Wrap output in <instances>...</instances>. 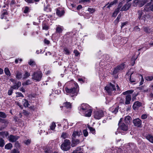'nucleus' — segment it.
Masks as SVG:
<instances>
[{"label": "nucleus", "instance_id": "obj_40", "mask_svg": "<svg viewBox=\"0 0 153 153\" xmlns=\"http://www.w3.org/2000/svg\"><path fill=\"white\" fill-rule=\"evenodd\" d=\"M92 111L91 110L89 109L87 113H86L85 114V116L86 117H90L91 115Z\"/></svg>", "mask_w": 153, "mask_h": 153}, {"label": "nucleus", "instance_id": "obj_30", "mask_svg": "<svg viewBox=\"0 0 153 153\" xmlns=\"http://www.w3.org/2000/svg\"><path fill=\"white\" fill-rule=\"evenodd\" d=\"M68 136L69 135L68 133L65 132H63L62 134L61 137L63 138V139H65L66 138L68 137Z\"/></svg>", "mask_w": 153, "mask_h": 153}, {"label": "nucleus", "instance_id": "obj_26", "mask_svg": "<svg viewBox=\"0 0 153 153\" xmlns=\"http://www.w3.org/2000/svg\"><path fill=\"white\" fill-rule=\"evenodd\" d=\"M0 135L2 136L3 137H7L8 135V133L6 131L0 132Z\"/></svg>", "mask_w": 153, "mask_h": 153}, {"label": "nucleus", "instance_id": "obj_4", "mask_svg": "<svg viewBox=\"0 0 153 153\" xmlns=\"http://www.w3.org/2000/svg\"><path fill=\"white\" fill-rule=\"evenodd\" d=\"M123 118H121L119 121L118 125L119 128L123 131H127L128 129V124H125L124 123H121Z\"/></svg>", "mask_w": 153, "mask_h": 153}, {"label": "nucleus", "instance_id": "obj_63", "mask_svg": "<svg viewBox=\"0 0 153 153\" xmlns=\"http://www.w3.org/2000/svg\"><path fill=\"white\" fill-rule=\"evenodd\" d=\"M140 76L142 78L141 81L140 82V85H141L143 84V82L144 81V80L143 78V76L141 75H140Z\"/></svg>", "mask_w": 153, "mask_h": 153}, {"label": "nucleus", "instance_id": "obj_57", "mask_svg": "<svg viewBox=\"0 0 153 153\" xmlns=\"http://www.w3.org/2000/svg\"><path fill=\"white\" fill-rule=\"evenodd\" d=\"M31 81H30V80H27L25 82V84L26 85H27L31 84Z\"/></svg>", "mask_w": 153, "mask_h": 153}, {"label": "nucleus", "instance_id": "obj_56", "mask_svg": "<svg viewBox=\"0 0 153 153\" xmlns=\"http://www.w3.org/2000/svg\"><path fill=\"white\" fill-rule=\"evenodd\" d=\"M147 117V116L146 114H143L141 116V118L143 119H145Z\"/></svg>", "mask_w": 153, "mask_h": 153}, {"label": "nucleus", "instance_id": "obj_47", "mask_svg": "<svg viewBox=\"0 0 153 153\" xmlns=\"http://www.w3.org/2000/svg\"><path fill=\"white\" fill-rule=\"evenodd\" d=\"M16 94H17V95L16 96V97H24L23 95L22 94V93H21L20 92H17L16 93Z\"/></svg>", "mask_w": 153, "mask_h": 153}, {"label": "nucleus", "instance_id": "obj_21", "mask_svg": "<svg viewBox=\"0 0 153 153\" xmlns=\"http://www.w3.org/2000/svg\"><path fill=\"white\" fill-rule=\"evenodd\" d=\"M63 30V27L60 25H58L56 28V33H62Z\"/></svg>", "mask_w": 153, "mask_h": 153}, {"label": "nucleus", "instance_id": "obj_43", "mask_svg": "<svg viewBox=\"0 0 153 153\" xmlns=\"http://www.w3.org/2000/svg\"><path fill=\"white\" fill-rule=\"evenodd\" d=\"M83 133L85 137H87L88 135V132L86 129L83 130Z\"/></svg>", "mask_w": 153, "mask_h": 153}, {"label": "nucleus", "instance_id": "obj_12", "mask_svg": "<svg viewBox=\"0 0 153 153\" xmlns=\"http://www.w3.org/2000/svg\"><path fill=\"white\" fill-rule=\"evenodd\" d=\"M80 142V140L79 139L76 138H72V144L71 146L72 147H74L76 146Z\"/></svg>", "mask_w": 153, "mask_h": 153}, {"label": "nucleus", "instance_id": "obj_41", "mask_svg": "<svg viewBox=\"0 0 153 153\" xmlns=\"http://www.w3.org/2000/svg\"><path fill=\"white\" fill-rule=\"evenodd\" d=\"M88 129L90 130V131L93 134H94L95 132V129L94 128H93L92 127H90V126H88Z\"/></svg>", "mask_w": 153, "mask_h": 153}, {"label": "nucleus", "instance_id": "obj_25", "mask_svg": "<svg viewBox=\"0 0 153 153\" xmlns=\"http://www.w3.org/2000/svg\"><path fill=\"white\" fill-rule=\"evenodd\" d=\"M64 13V10H62L61 11H60L58 9H57L56 14L59 16H61L63 15Z\"/></svg>", "mask_w": 153, "mask_h": 153}, {"label": "nucleus", "instance_id": "obj_62", "mask_svg": "<svg viewBox=\"0 0 153 153\" xmlns=\"http://www.w3.org/2000/svg\"><path fill=\"white\" fill-rule=\"evenodd\" d=\"M44 42L45 44H47V45H48L50 44V41L47 40L46 39H45L44 40Z\"/></svg>", "mask_w": 153, "mask_h": 153}, {"label": "nucleus", "instance_id": "obj_23", "mask_svg": "<svg viewBox=\"0 0 153 153\" xmlns=\"http://www.w3.org/2000/svg\"><path fill=\"white\" fill-rule=\"evenodd\" d=\"M146 138L150 142L153 143V136L150 134H148L146 136Z\"/></svg>", "mask_w": 153, "mask_h": 153}, {"label": "nucleus", "instance_id": "obj_61", "mask_svg": "<svg viewBox=\"0 0 153 153\" xmlns=\"http://www.w3.org/2000/svg\"><path fill=\"white\" fill-rule=\"evenodd\" d=\"M118 108H115L114 111H112V112L113 113H114L115 114H116L118 112Z\"/></svg>", "mask_w": 153, "mask_h": 153}, {"label": "nucleus", "instance_id": "obj_9", "mask_svg": "<svg viewBox=\"0 0 153 153\" xmlns=\"http://www.w3.org/2000/svg\"><path fill=\"white\" fill-rule=\"evenodd\" d=\"M65 90L66 92L68 93H71L72 94H75L76 93V88L75 87L69 89L66 87L65 88Z\"/></svg>", "mask_w": 153, "mask_h": 153}, {"label": "nucleus", "instance_id": "obj_48", "mask_svg": "<svg viewBox=\"0 0 153 153\" xmlns=\"http://www.w3.org/2000/svg\"><path fill=\"white\" fill-rule=\"evenodd\" d=\"M88 10L91 12V13H92L95 11V10L93 8H88Z\"/></svg>", "mask_w": 153, "mask_h": 153}, {"label": "nucleus", "instance_id": "obj_31", "mask_svg": "<svg viewBox=\"0 0 153 153\" xmlns=\"http://www.w3.org/2000/svg\"><path fill=\"white\" fill-rule=\"evenodd\" d=\"M4 72L6 75L9 76H10L11 74L8 68H5Z\"/></svg>", "mask_w": 153, "mask_h": 153}, {"label": "nucleus", "instance_id": "obj_5", "mask_svg": "<svg viewBox=\"0 0 153 153\" xmlns=\"http://www.w3.org/2000/svg\"><path fill=\"white\" fill-rule=\"evenodd\" d=\"M125 67V64L122 63L119 65H118L114 68L113 72V75L115 74L119 71L123 70Z\"/></svg>", "mask_w": 153, "mask_h": 153}, {"label": "nucleus", "instance_id": "obj_32", "mask_svg": "<svg viewBox=\"0 0 153 153\" xmlns=\"http://www.w3.org/2000/svg\"><path fill=\"white\" fill-rule=\"evenodd\" d=\"M30 75V74L28 72H26L23 75V79H25L29 77Z\"/></svg>", "mask_w": 153, "mask_h": 153}, {"label": "nucleus", "instance_id": "obj_64", "mask_svg": "<svg viewBox=\"0 0 153 153\" xmlns=\"http://www.w3.org/2000/svg\"><path fill=\"white\" fill-rule=\"evenodd\" d=\"M15 4V0H12L11 1V3L10 4V5L12 6L14 4Z\"/></svg>", "mask_w": 153, "mask_h": 153}, {"label": "nucleus", "instance_id": "obj_8", "mask_svg": "<svg viewBox=\"0 0 153 153\" xmlns=\"http://www.w3.org/2000/svg\"><path fill=\"white\" fill-rule=\"evenodd\" d=\"M133 123L134 126L138 127H141L142 121L139 118H137L134 119L133 120Z\"/></svg>", "mask_w": 153, "mask_h": 153}, {"label": "nucleus", "instance_id": "obj_22", "mask_svg": "<svg viewBox=\"0 0 153 153\" xmlns=\"http://www.w3.org/2000/svg\"><path fill=\"white\" fill-rule=\"evenodd\" d=\"M148 2V0H140L139 1L138 6L140 7H141Z\"/></svg>", "mask_w": 153, "mask_h": 153}, {"label": "nucleus", "instance_id": "obj_35", "mask_svg": "<svg viewBox=\"0 0 153 153\" xmlns=\"http://www.w3.org/2000/svg\"><path fill=\"white\" fill-rule=\"evenodd\" d=\"M133 91H134L133 90H128L123 92V94L124 95L129 94H131L133 93Z\"/></svg>", "mask_w": 153, "mask_h": 153}, {"label": "nucleus", "instance_id": "obj_13", "mask_svg": "<svg viewBox=\"0 0 153 153\" xmlns=\"http://www.w3.org/2000/svg\"><path fill=\"white\" fill-rule=\"evenodd\" d=\"M13 84L14 85L11 86V88L14 89H18L21 85V82L17 81Z\"/></svg>", "mask_w": 153, "mask_h": 153}, {"label": "nucleus", "instance_id": "obj_3", "mask_svg": "<svg viewBox=\"0 0 153 153\" xmlns=\"http://www.w3.org/2000/svg\"><path fill=\"white\" fill-rule=\"evenodd\" d=\"M32 79L36 80V81H39L41 79L42 74L40 71H37L34 72L32 75Z\"/></svg>", "mask_w": 153, "mask_h": 153}, {"label": "nucleus", "instance_id": "obj_10", "mask_svg": "<svg viewBox=\"0 0 153 153\" xmlns=\"http://www.w3.org/2000/svg\"><path fill=\"white\" fill-rule=\"evenodd\" d=\"M131 6V4L130 3L127 2L122 7L121 11H126L129 9Z\"/></svg>", "mask_w": 153, "mask_h": 153}, {"label": "nucleus", "instance_id": "obj_36", "mask_svg": "<svg viewBox=\"0 0 153 153\" xmlns=\"http://www.w3.org/2000/svg\"><path fill=\"white\" fill-rule=\"evenodd\" d=\"M5 144L4 141L2 138H0V147H3Z\"/></svg>", "mask_w": 153, "mask_h": 153}, {"label": "nucleus", "instance_id": "obj_29", "mask_svg": "<svg viewBox=\"0 0 153 153\" xmlns=\"http://www.w3.org/2000/svg\"><path fill=\"white\" fill-rule=\"evenodd\" d=\"M120 8L119 7L117 8V9L114 13L113 14L112 16L113 17H115L117 16L118 13L119 12H120Z\"/></svg>", "mask_w": 153, "mask_h": 153}, {"label": "nucleus", "instance_id": "obj_45", "mask_svg": "<svg viewBox=\"0 0 153 153\" xmlns=\"http://www.w3.org/2000/svg\"><path fill=\"white\" fill-rule=\"evenodd\" d=\"M116 3V1L115 0L113 1L112 2H111L110 4L107 7L108 8H109L110 7H111L114 4Z\"/></svg>", "mask_w": 153, "mask_h": 153}, {"label": "nucleus", "instance_id": "obj_50", "mask_svg": "<svg viewBox=\"0 0 153 153\" xmlns=\"http://www.w3.org/2000/svg\"><path fill=\"white\" fill-rule=\"evenodd\" d=\"M48 29H49L47 25H44L42 26V29L43 30H48Z\"/></svg>", "mask_w": 153, "mask_h": 153}, {"label": "nucleus", "instance_id": "obj_2", "mask_svg": "<svg viewBox=\"0 0 153 153\" xmlns=\"http://www.w3.org/2000/svg\"><path fill=\"white\" fill-rule=\"evenodd\" d=\"M105 89L109 95H111L113 91H115L116 89L115 85L111 83L109 85H107L105 87Z\"/></svg>", "mask_w": 153, "mask_h": 153}, {"label": "nucleus", "instance_id": "obj_20", "mask_svg": "<svg viewBox=\"0 0 153 153\" xmlns=\"http://www.w3.org/2000/svg\"><path fill=\"white\" fill-rule=\"evenodd\" d=\"M131 120V117L129 116H127L125 117L124 121L126 123L129 125L130 123Z\"/></svg>", "mask_w": 153, "mask_h": 153}, {"label": "nucleus", "instance_id": "obj_42", "mask_svg": "<svg viewBox=\"0 0 153 153\" xmlns=\"http://www.w3.org/2000/svg\"><path fill=\"white\" fill-rule=\"evenodd\" d=\"M145 79L147 81H151L153 79V76H146L145 77Z\"/></svg>", "mask_w": 153, "mask_h": 153}, {"label": "nucleus", "instance_id": "obj_11", "mask_svg": "<svg viewBox=\"0 0 153 153\" xmlns=\"http://www.w3.org/2000/svg\"><path fill=\"white\" fill-rule=\"evenodd\" d=\"M0 123H1L4 124V127H2L1 128L4 129V128H6L8 124L9 123V122L8 120H7L5 119H2L1 118H0Z\"/></svg>", "mask_w": 153, "mask_h": 153}, {"label": "nucleus", "instance_id": "obj_60", "mask_svg": "<svg viewBox=\"0 0 153 153\" xmlns=\"http://www.w3.org/2000/svg\"><path fill=\"white\" fill-rule=\"evenodd\" d=\"M24 142L25 144L27 145L30 143V140H27L26 141H25Z\"/></svg>", "mask_w": 153, "mask_h": 153}, {"label": "nucleus", "instance_id": "obj_19", "mask_svg": "<svg viewBox=\"0 0 153 153\" xmlns=\"http://www.w3.org/2000/svg\"><path fill=\"white\" fill-rule=\"evenodd\" d=\"M143 29L144 32L147 33H149L153 32V29H152L151 28L147 27H143Z\"/></svg>", "mask_w": 153, "mask_h": 153}, {"label": "nucleus", "instance_id": "obj_16", "mask_svg": "<svg viewBox=\"0 0 153 153\" xmlns=\"http://www.w3.org/2000/svg\"><path fill=\"white\" fill-rule=\"evenodd\" d=\"M143 14V10H139L137 11V15L138 16L137 19L139 20H140L141 19H143V18H144L145 19V17L144 16L145 15H143L142 16V15Z\"/></svg>", "mask_w": 153, "mask_h": 153}, {"label": "nucleus", "instance_id": "obj_58", "mask_svg": "<svg viewBox=\"0 0 153 153\" xmlns=\"http://www.w3.org/2000/svg\"><path fill=\"white\" fill-rule=\"evenodd\" d=\"M28 3H34L33 0H25Z\"/></svg>", "mask_w": 153, "mask_h": 153}, {"label": "nucleus", "instance_id": "obj_33", "mask_svg": "<svg viewBox=\"0 0 153 153\" xmlns=\"http://www.w3.org/2000/svg\"><path fill=\"white\" fill-rule=\"evenodd\" d=\"M133 73L131 74V75L130 76L129 78V81L131 83L134 82H135V79L133 77Z\"/></svg>", "mask_w": 153, "mask_h": 153}, {"label": "nucleus", "instance_id": "obj_59", "mask_svg": "<svg viewBox=\"0 0 153 153\" xmlns=\"http://www.w3.org/2000/svg\"><path fill=\"white\" fill-rule=\"evenodd\" d=\"M140 0H134L133 1L134 3L136 4H138L139 5V1Z\"/></svg>", "mask_w": 153, "mask_h": 153}, {"label": "nucleus", "instance_id": "obj_52", "mask_svg": "<svg viewBox=\"0 0 153 153\" xmlns=\"http://www.w3.org/2000/svg\"><path fill=\"white\" fill-rule=\"evenodd\" d=\"M28 64L30 65L33 66L35 65V62L31 60H30V61L28 62Z\"/></svg>", "mask_w": 153, "mask_h": 153}, {"label": "nucleus", "instance_id": "obj_24", "mask_svg": "<svg viewBox=\"0 0 153 153\" xmlns=\"http://www.w3.org/2000/svg\"><path fill=\"white\" fill-rule=\"evenodd\" d=\"M1 15V18L2 19H3L5 17L6 15H7L8 14V13L6 10H3V12Z\"/></svg>", "mask_w": 153, "mask_h": 153}, {"label": "nucleus", "instance_id": "obj_28", "mask_svg": "<svg viewBox=\"0 0 153 153\" xmlns=\"http://www.w3.org/2000/svg\"><path fill=\"white\" fill-rule=\"evenodd\" d=\"M13 146L11 143H9L5 145L4 147L5 149H11L12 147Z\"/></svg>", "mask_w": 153, "mask_h": 153}, {"label": "nucleus", "instance_id": "obj_18", "mask_svg": "<svg viewBox=\"0 0 153 153\" xmlns=\"http://www.w3.org/2000/svg\"><path fill=\"white\" fill-rule=\"evenodd\" d=\"M126 101L125 103L126 105H128L130 104V101L131 100V96L130 94L127 95L125 98Z\"/></svg>", "mask_w": 153, "mask_h": 153}, {"label": "nucleus", "instance_id": "obj_37", "mask_svg": "<svg viewBox=\"0 0 153 153\" xmlns=\"http://www.w3.org/2000/svg\"><path fill=\"white\" fill-rule=\"evenodd\" d=\"M24 101H23L24 102L23 104L24 106L25 107H28L29 105L28 101L26 99H24Z\"/></svg>", "mask_w": 153, "mask_h": 153}, {"label": "nucleus", "instance_id": "obj_27", "mask_svg": "<svg viewBox=\"0 0 153 153\" xmlns=\"http://www.w3.org/2000/svg\"><path fill=\"white\" fill-rule=\"evenodd\" d=\"M64 104L65 107H66L67 108H71V104L70 102H65Z\"/></svg>", "mask_w": 153, "mask_h": 153}, {"label": "nucleus", "instance_id": "obj_17", "mask_svg": "<svg viewBox=\"0 0 153 153\" xmlns=\"http://www.w3.org/2000/svg\"><path fill=\"white\" fill-rule=\"evenodd\" d=\"M82 134V132L81 131H74L72 135V138H76L77 137H78Z\"/></svg>", "mask_w": 153, "mask_h": 153}, {"label": "nucleus", "instance_id": "obj_39", "mask_svg": "<svg viewBox=\"0 0 153 153\" xmlns=\"http://www.w3.org/2000/svg\"><path fill=\"white\" fill-rule=\"evenodd\" d=\"M83 105H82L81 106H80L78 108V109L79 110V111H81V110H82L83 111H85L87 110L86 108L85 107H84Z\"/></svg>", "mask_w": 153, "mask_h": 153}, {"label": "nucleus", "instance_id": "obj_49", "mask_svg": "<svg viewBox=\"0 0 153 153\" xmlns=\"http://www.w3.org/2000/svg\"><path fill=\"white\" fill-rule=\"evenodd\" d=\"M10 153H19V152L18 150L14 149L11 151Z\"/></svg>", "mask_w": 153, "mask_h": 153}, {"label": "nucleus", "instance_id": "obj_46", "mask_svg": "<svg viewBox=\"0 0 153 153\" xmlns=\"http://www.w3.org/2000/svg\"><path fill=\"white\" fill-rule=\"evenodd\" d=\"M64 53L67 55H69L70 53L69 50L67 48H65L64 49Z\"/></svg>", "mask_w": 153, "mask_h": 153}, {"label": "nucleus", "instance_id": "obj_1", "mask_svg": "<svg viewBox=\"0 0 153 153\" xmlns=\"http://www.w3.org/2000/svg\"><path fill=\"white\" fill-rule=\"evenodd\" d=\"M70 144V140L68 139L65 140L61 145V148L64 151L68 150L71 148Z\"/></svg>", "mask_w": 153, "mask_h": 153}, {"label": "nucleus", "instance_id": "obj_44", "mask_svg": "<svg viewBox=\"0 0 153 153\" xmlns=\"http://www.w3.org/2000/svg\"><path fill=\"white\" fill-rule=\"evenodd\" d=\"M56 127V124L55 123L53 122L52 123L51 125V129L52 130H53Z\"/></svg>", "mask_w": 153, "mask_h": 153}, {"label": "nucleus", "instance_id": "obj_7", "mask_svg": "<svg viewBox=\"0 0 153 153\" xmlns=\"http://www.w3.org/2000/svg\"><path fill=\"white\" fill-rule=\"evenodd\" d=\"M143 11L146 12L150 11H153V4H151L150 3H148L147 5L145 6Z\"/></svg>", "mask_w": 153, "mask_h": 153}, {"label": "nucleus", "instance_id": "obj_6", "mask_svg": "<svg viewBox=\"0 0 153 153\" xmlns=\"http://www.w3.org/2000/svg\"><path fill=\"white\" fill-rule=\"evenodd\" d=\"M104 115L103 111L102 110H100L95 111L94 114V117L97 119H100Z\"/></svg>", "mask_w": 153, "mask_h": 153}, {"label": "nucleus", "instance_id": "obj_55", "mask_svg": "<svg viewBox=\"0 0 153 153\" xmlns=\"http://www.w3.org/2000/svg\"><path fill=\"white\" fill-rule=\"evenodd\" d=\"M23 113L25 115L27 116L30 114V112L28 111L24 110L23 111Z\"/></svg>", "mask_w": 153, "mask_h": 153}, {"label": "nucleus", "instance_id": "obj_53", "mask_svg": "<svg viewBox=\"0 0 153 153\" xmlns=\"http://www.w3.org/2000/svg\"><path fill=\"white\" fill-rule=\"evenodd\" d=\"M13 90L12 89H10L8 91V93H7L9 95H11L13 93Z\"/></svg>", "mask_w": 153, "mask_h": 153}, {"label": "nucleus", "instance_id": "obj_38", "mask_svg": "<svg viewBox=\"0 0 153 153\" xmlns=\"http://www.w3.org/2000/svg\"><path fill=\"white\" fill-rule=\"evenodd\" d=\"M0 117L4 118L6 117L7 115L5 113L1 111L0 112Z\"/></svg>", "mask_w": 153, "mask_h": 153}, {"label": "nucleus", "instance_id": "obj_34", "mask_svg": "<svg viewBox=\"0 0 153 153\" xmlns=\"http://www.w3.org/2000/svg\"><path fill=\"white\" fill-rule=\"evenodd\" d=\"M22 76V73L21 72H18L16 75V78L18 79H20Z\"/></svg>", "mask_w": 153, "mask_h": 153}, {"label": "nucleus", "instance_id": "obj_15", "mask_svg": "<svg viewBox=\"0 0 153 153\" xmlns=\"http://www.w3.org/2000/svg\"><path fill=\"white\" fill-rule=\"evenodd\" d=\"M19 138L18 136L10 135L9 137V140L10 142L13 143L16 142Z\"/></svg>", "mask_w": 153, "mask_h": 153}, {"label": "nucleus", "instance_id": "obj_51", "mask_svg": "<svg viewBox=\"0 0 153 153\" xmlns=\"http://www.w3.org/2000/svg\"><path fill=\"white\" fill-rule=\"evenodd\" d=\"M29 10V7H25V10H24V13H27Z\"/></svg>", "mask_w": 153, "mask_h": 153}, {"label": "nucleus", "instance_id": "obj_54", "mask_svg": "<svg viewBox=\"0 0 153 153\" xmlns=\"http://www.w3.org/2000/svg\"><path fill=\"white\" fill-rule=\"evenodd\" d=\"M74 53L75 54L76 56H78L79 54V52L77 50H74Z\"/></svg>", "mask_w": 153, "mask_h": 153}, {"label": "nucleus", "instance_id": "obj_14", "mask_svg": "<svg viewBox=\"0 0 153 153\" xmlns=\"http://www.w3.org/2000/svg\"><path fill=\"white\" fill-rule=\"evenodd\" d=\"M142 105V103L138 101L135 102L133 105V108L134 110L138 109L139 107Z\"/></svg>", "mask_w": 153, "mask_h": 153}]
</instances>
